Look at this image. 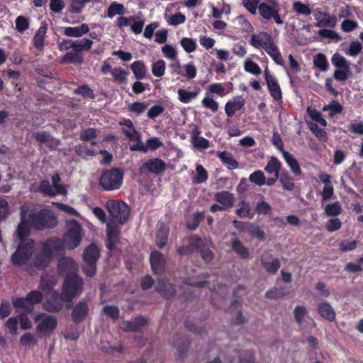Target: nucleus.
I'll list each match as a JSON object with an SVG mask.
<instances>
[{
    "label": "nucleus",
    "mask_w": 363,
    "mask_h": 363,
    "mask_svg": "<svg viewBox=\"0 0 363 363\" xmlns=\"http://www.w3.org/2000/svg\"><path fill=\"white\" fill-rule=\"evenodd\" d=\"M57 220L54 213L47 208L39 211L28 206L21 208V222L16 230L19 239L29 235L30 228L43 230L56 226Z\"/></svg>",
    "instance_id": "nucleus-2"
},
{
    "label": "nucleus",
    "mask_w": 363,
    "mask_h": 363,
    "mask_svg": "<svg viewBox=\"0 0 363 363\" xmlns=\"http://www.w3.org/2000/svg\"><path fill=\"white\" fill-rule=\"evenodd\" d=\"M292 9L299 15L309 16L312 12V10L308 5L298 1L293 3Z\"/></svg>",
    "instance_id": "nucleus-50"
},
{
    "label": "nucleus",
    "mask_w": 363,
    "mask_h": 363,
    "mask_svg": "<svg viewBox=\"0 0 363 363\" xmlns=\"http://www.w3.org/2000/svg\"><path fill=\"white\" fill-rule=\"evenodd\" d=\"M245 104V100L241 96H238L226 102L225 105V112L228 117L232 118L236 111L241 110Z\"/></svg>",
    "instance_id": "nucleus-15"
},
{
    "label": "nucleus",
    "mask_w": 363,
    "mask_h": 363,
    "mask_svg": "<svg viewBox=\"0 0 363 363\" xmlns=\"http://www.w3.org/2000/svg\"><path fill=\"white\" fill-rule=\"evenodd\" d=\"M82 57L81 54H79L73 50L72 52H67L61 60L62 64H81Z\"/></svg>",
    "instance_id": "nucleus-42"
},
{
    "label": "nucleus",
    "mask_w": 363,
    "mask_h": 363,
    "mask_svg": "<svg viewBox=\"0 0 363 363\" xmlns=\"http://www.w3.org/2000/svg\"><path fill=\"white\" fill-rule=\"evenodd\" d=\"M231 247L233 250L241 258L247 259L250 256L249 250L243 245V244L237 238L232 239Z\"/></svg>",
    "instance_id": "nucleus-29"
},
{
    "label": "nucleus",
    "mask_w": 363,
    "mask_h": 363,
    "mask_svg": "<svg viewBox=\"0 0 363 363\" xmlns=\"http://www.w3.org/2000/svg\"><path fill=\"white\" fill-rule=\"evenodd\" d=\"M260 4L259 0H242L243 6L253 15L257 13Z\"/></svg>",
    "instance_id": "nucleus-59"
},
{
    "label": "nucleus",
    "mask_w": 363,
    "mask_h": 363,
    "mask_svg": "<svg viewBox=\"0 0 363 363\" xmlns=\"http://www.w3.org/2000/svg\"><path fill=\"white\" fill-rule=\"evenodd\" d=\"M88 306L87 304L84 302H79L74 308L72 313V318L74 322H80L87 315Z\"/></svg>",
    "instance_id": "nucleus-28"
},
{
    "label": "nucleus",
    "mask_w": 363,
    "mask_h": 363,
    "mask_svg": "<svg viewBox=\"0 0 363 363\" xmlns=\"http://www.w3.org/2000/svg\"><path fill=\"white\" fill-rule=\"evenodd\" d=\"M84 283L78 274L65 277L62 289V298L66 303H70L83 291Z\"/></svg>",
    "instance_id": "nucleus-4"
},
{
    "label": "nucleus",
    "mask_w": 363,
    "mask_h": 363,
    "mask_svg": "<svg viewBox=\"0 0 363 363\" xmlns=\"http://www.w3.org/2000/svg\"><path fill=\"white\" fill-rule=\"evenodd\" d=\"M89 31V27L86 23H83L80 26L64 28V34L67 37L79 38Z\"/></svg>",
    "instance_id": "nucleus-22"
},
{
    "label": "nucleus",
    "mask_w": 363,
    "mask_h": 363,
    "mask_svg": "<svg viewBox=\"0 0 363 363\" xmlns=\"http://www.w3.org/2000/svg\"><path fill=\"white\" fill-rule=\"evenodd\" d=\"M323 111H329V117L333 118L335 115L341 113L343 111L342 106L335 100H332L330 103L323 108Z\"/></svg>",
    "instance_id": "nucleus-41"
},
{
    "label": "nucleus",
    "mask_w": 363,
    "mask_h": 363,
    "mask_svg": "<svg viewBox=\"0 0 363 363\" xmlns=\"http://www.w3.org/2000/svg\"><path fill=\"white\" fill-rule=\"evenodd\" d=\"M319 315L328 321L332 322L335 319V312L330 304L326 301L320 303L318 306Z\"/></svg>",
    "instance_id": "nucleus-21"
},
{
    "label": "nucleus",
    "mask_w": 363,
    "mask_h": 363,
    "mask_svg": "<svg viewBox=\"0 0 363 363\" xmlns=\"http://www.w3.org/2000/svg\"><path fill=\"white\" fill-rule=\"evenodd\" d=\"M264 76L271 96L276 101H281L282 99V93L277 79L274 75L270 74L267 69L264 70Z\"/></svg>",
    "instance_id": "nucleus-13"
},
{
    "label": "nucleus",
    "mask_w": 363,
    "mask_h": 363,
    "mask_svg": "<svg viewBox=\"0 0 363 363\" xmlns=\"http://www.w3.org/2000/svg\"><path fill=\"white\" fill-rule=\"evenodd\" d=\"M125 13V9L123 4L117 2H113L108 8L107 16L112 18L116 15H123Z\"/></svg>",
    "instance_id": "nucleus-47"
},
{
    "label": "nucleus",
    "mask_w": 363,
    "mask_h": 363,
    "mask_svg": "<svg viewBox=\"0 0 363 363\" xmlns=\"http://www.w3.org/2000/svg\"><path fill=\"white\" fill-rule=\"evenodd\" d=\"M249 180L258 186L265 184V176L260 170H257L252 173L249 177Z\"/></svg>",
    "instance_id": "nucleus-58"
},
{
    "label": "nucleus",
    "mask_w": 363,
    "mask_h": 363,
    "mask_svg": "<svg viewBox=\"0 0 363 363\" xmlns=\"http://www.w3.org/2000/svg\"><path fill=\"white\" fill-rule=\"evenodd\" d=\"M23 238L21 239V242L11 257V263L15 266L26 268L46 267L52 257L50 251L45 250V242H41V247L39 248L33 240Z\"/></svg>",
    "instance_id": "nucleus-1"
},
{
    "label": "nucleus",
    "mask_w": 363,
    "mask_h": 363,
    "mask_svg": "<svg viewBox=\"0 0 363 363\" xmlns=\"http://www.w3.org/2000/svg\"><path fill=\"white\" fill-rule=\"evenodd\" d=\"M313 65L320 72H326L329 67L326 56L323 53H318L314 57Z\"/></svg>",
    "instance_id": "nucleus-44"
},
{
    "label": "nucleus",
    "mask_w": 363,
    "mask_h": 363,
    "mask_svg": "<svg viewBox=\"0 0 363 363\" xmlns=\"http://www.w3.org/2000/svg\"><path fill=\"white\" fill-rule=\"evenodd\" d=\"M307 314V311L305 306H297L294 311V319L298 325H301L303 322V318Z\"/></svg>",
    "instance_id": "nucleus-57"
},
{
    "label": "nucleus",
    "mask_w": 363,
    "mask_h": 363,
    "mask_svg": "<svg viewBox=\"0 0 363 363\" xmlns=\"http://www.w3.org/2000/svg\"><path fill=\"white\" fill-rule=\"evenodd\" d=\"M64 303L65 302L62 298V294L59 295L56 291L44 296L42 306L45 311L56 313L62 309Z\"/></svg>",
    "instance_id": "nucleus-12"
},
{
    "label": "nucleus",
    "mask_w": 363,
    "mask_h": 363,
    "mask_svg": "<svg viewBox=\"0 0 363 363\" xmlns=\"http://www.w3.org/2000/svg\"><path fill=\"white\" fill-rule=\"evenodd\" d=\"M147 323L145 318L138 317L130 321H123L121 325V328L126 332H134L138 330L140 327Z\"/></svg>",
    "instance_id": "nucleus-20"
},
{
    "label": "nucleus",
    "mask_w": 363,
    "mask_h": 363,
    "mask_svg": "<svg viewBox=\"0 0 363 363\" xmlns=\"http://www.w3.org/2000/svg\"><path fill=\"white\" fill-rule=\"evenodd\" d=\"M60 177L58 174H55L52 177V184L48 180H44L40 183V191L47 196L53 197L57 195L66 196L67 190L65 186L59 184Z\"/></svg>",
    "instance_id": "nucleus-10"
},
{
    "label": "nucleus",
    "mask_w": 363,
    "mask_h": 363,
    "mask_svg": "<svg viewBox=\"0 0 363 363\" xmlns=\"http://www.w3.org/2000/svg\"><path fill=\"white\" fill-rule=\"evenodd\" d=\"M48 29V27L47 23L45 22H42L40 26L33 36V45L35 48L39 51H42L44 48V43Z\"/></svg>",
    "instance_id": "nucleus-16"
},
{
    "label": "nucleus",
    "mask_w": 363,
    "mask_h": 363,
    "mask_svg": "<svg viewBox=\"0 0 363 363\" xmlns=\"http://www.w3.org/2000/svg\"><path fill=\"white\" fill-rule=\"evenodd\" d=\"M258 12L259 16L266 21L273 19L277 24L281 25L284 23V21L279 15V7L277 3L270 5L266 2H262L259 6Z\"/></svg>",
    "instance_id": "nucleus-11"
},
{
    "label": "nucleus",
    "mask_w": 363,
    "mask_h": 363,
    "mask_svg": "<svg viewBox=\"0 0 363 363\" xmlns=\"http://www.w3.org/2000/svg\"><path fill=\"white\" fill-rule=\"evenodd\" d=\"M106 208L110 215L121 223H124L130 213L128 206L123 201L109 200L106 202Z\"/></svg>",
    "instance_id": "nucleus-9"
},
{
    "label": "nucleus",
    "mask_w": 363,
    "mask_h": 363,
    "mask_svg": "<svg viewBox=\"0 0 363 363\" xmlns=\"http://www.w3.org/2000/svg\"><path fill=\"white\" fill-rule=\"evenodd\" d=\"M216 157L230 170L239 167V162L233 157V155L228 151L217 152Z\"/></svg>",
    "instance_id": "nucleus-19"
},
{
    "label": "nucleus",
    "mask_w": 363,
    "mask_h": 363,
    "mask_svg": "<svg viewBox=\"0 0 363 363\" xmlns=\"http://www.w3.org/2000/svg\"><path fill=\"white\" fill-rule=\"evenodd\" d=\"M73 50L80 54L84 50H89L93 45V41L88 38L73 40Z\"/></svg>",
    "instance_id": "nucleus-36"
},
{
    "label": "nucleus",
    "mask_w": 363,
    "mask_h": 363,
    "mask_svg": "<svg viewBox=\"0 0 363 363\" xmlns=\"http://www.w3.org/2000/svg\"><path fill=\"white\" fill-rule=\"evenodd\" d=\"M261 265L269 274H275L280 268L281 264L277 258H274L272 262H267L264 259H261Z\"/></svg>",
    "instance_id": "nucleus-39"
},
{
    "label": "nucleus",
    "mask_w": 363,
    "mask_h": 363,
    "mask_svg": "<svg viewBox=\"0 0 363 363\" xmlns=\"http://www.w3.org/2000/svg\"><path fill=\"white\" fill-rule=\"evenodd\" d=\"M274 61V62L279 65H284V60L279 52L277 46L274 44L273 39L269 41V44L264 50Z\"/></svg>",
    "instance_id": "nucleus-23"
},
{
    "label": "nucleus",
    "mask_w": 363,
    "mask_h": 363,
    "mask_svg": "<svg viewBox=\"0 0 363 363\" xmlns=\"http://www.w3.org/2000/svg\"><path fill=\"white\" fill-rule=\"evenodd\" d=\"M13 305L16 310L29 311L31 309L30 305L27 296L25 298H18L13 300Z\"/></svg>",
    "instance_id": "nucleus-53"
},
{
    "label": "nucleus",
    "mask_w": 363,
    "mask_h": 363,
    "mask_svg": "<svg viewBox=\"0 0 363 363\" xmlns=\"http://www.w3.org/2000/svg\"><path fill=\"white\" fill-rule=\"evenodd\" d=\"M175 289L173 284L167 283L160 279V296L169 299L175 294Z\"/></svg>",
    "instance_id": "nucleus-38"
},
{
    "label": "nucleus",
    "mask_w": 363,
    "mask_h": 363,
    "mask_svg": "<svg viewBox=\"0 0 363 363\" xmlns=\"http://www.w3.org/2000/svg\"><path fill=\"white\" fill-rule=\"evenodd\" d=\"M130 69L137 79L145 78L147 69L144 63L141 61H135L130 65Z\"/></svg>",
    "instance_id": "nucleus-35"
},
{
    "label": "nucleus",
    "mask_w": 363,
    "mask_h": 363,
    "mask_svg": "<svg viewBox=\"0 0 363 363\" xmlns=\"http://www.w3.org/2000/svg\"><path fill=\"white\" fill-rule=\"evenodd\" d=\"M34 321L37 333L42 335H50L57 325V318L45 313H37Z\"/></svg>",
    "instance_id": "nucleus-6"
},
{
    "label": "nucleus",
    "mask_w": 363,
    "mask_h": 363,
    "mask_svg": "<svg viewBox=\"0 0 363 363\" xmlns=\"http://www.w3.org/2000/svg\"><path fill=\"white\" fill-rule=\"evenodd\" d=\"M177 93L179 100L182 103L188 104L190 101H191V100L197 97L199 94V91H189L184 89H179Z\"/></svg>",
    "instance_id": "nucleus-45"
},
{
    "label": "nucleus",
    "mask_w": 363,
    "mask_h": 363,
    "mask_svg": "<svg viewBox=\"0 0 363 363\" xmlns=\"http://www.w3.org/2000/svg\"><path fill=\"white\" fill-rule=\"evenodd\" d=\"M289 293L286 291V288L282 287H274L269 290H268L265 296L268 299H279L284 296H286Z\"/></svg>",
    "instance_id": "nucleus-46"
},
{
    "label": "nucleus",
    "mask_w": 363,
    "mask_h": 363,
    "mask_svg": "<svg viewBox=\"0 0 363 363\" xmlns=\"http://www.w3.org/2000/svg\"><path fill=\"white\" fill-rule=\"evenodd\" d=\"M99 256L100 250L94 244L89 245L84 250L82 269L86 276L92 277L95 274Z\"/></svg>",
    "instance_id": "nucleus-5"
},
{
    "label": "nucleus",
    "mask_w": 363,
    "mask_h": 363,
    "mask_svg": "<svg viewBox=\"0 0 363 363\" xmlns=\"http://www.w3.org/2000/svg\"><path fill=\"white\" fill-rule=\"evenodd\" d=\"M342 212V207L338 201L328 204L325 208V213L328 216H337Z\"/></svg>",
    "instance_id": "nucleus-54"
},
{
    "label": "nucleus",
    "mask_w": 363,
    "mask_h": 363,
    "mask_svg": "<svg viewBox=\"0 0 363 363\" xmlns=\"http://www.w3.org/2000/svg\"><path fill=\"white\" fill-rule=\"evenodd\" d=\"M26 296H27L30 305L33 306L35 304L42 302V301L44 298V294L41 290L40 291L34 290V291H30L29 294H28V295Z\"/></svg>",
    "instance_id": "nucleus-56"
},
{
    "label": "nucleus",
    "mask_w": 363,
    "mask_h": 363,
    "mask_svg": "<svg viewBox=\"0 0 363 363\" xmlns=\"http://www.w3.org/2000/svg\"><path fill=\"white\" fill-rule=\"evenodd\" d=\"M239 208L236 210V215L240 218H252L255 216L251 212L250 203L247 201H242L239 203Z\"/></svg>",
    "instance_id": "nucleus-43"
},
{
    "label": "nucleus",
    "mask_w": 363,
    "mask_h": 363,
    "mask_svg": "<svg viewBox=\"0 0 363 363\" xmlns=\"http://www.w3.org/2000/svg\"><path fill=\"white\" fill-rule=\"evenodd\" d=\"M281 166V163L280 161L277 157H272L264 167V170L268 174L279 176Z\"/></svg>",
    "instance_id": "nucleus-40"
},
{
    "label": "nucleus",
    "mask_w": 363,
    "mask_h": 363,
    "mask_svg": "<svg viewBox=\"0 0 363 363\" xmlns=\"http://www.w3.org/2000/svg\"><path fill=\"white\" fill-rule=\"evenodd\" d=\"M214 199L227 210L234 205V196L228 191H221L216 193Z\"/></svg>",
    "instance_id": "nucleus-18"
},
{
    "label": "nucleus",
    "mask_w": 363,
    "mask_h": 363,
    "mask_svg": "<svg viewBox=\"0 0 363 363\" xmlns=\"http://www.w3.org/2000/svg\"><path fill=\"white\" fill-rule=\"evenodd\" d=\"M91 0H72L69 11L72 13H79L82 12L86 3Z\"/></svg>",
    "instance_id": "nucleus-61"
},
{
    "label": "nucleus",
    "mask_w": 363,
    "mask_h": 363,
    "mask_svg": "<svg viewBox=\"0 0 363 363\" xmlns=\"http://www.w3.org/2000/svg\"><path fill=\"white\" fill-rule=\"evenodd\" d=\"M179 68L178 74L181 76L186 77L189 79H194L196 76V67L193 63H189L184 66H177Z\"/></svg>",
    "instance_id": "nucleus-34"
},
{
    "label": "nucleus",
    "mask_w": 363,
    "mask_h": 363,
    "mask_svg": "<svg viewBox=\"0 0 363 363\" xmlns=\"http://www.w3.org/2000/svg\"><path fill=\"white\" fill-rule=\"evenodd\" d=\"M57 278L54 276L44 275L41 277L39 288L43 291L44 296L56 292L54 289L57 284Z\"/></svg>",
    "instance_id": "nucleus-17"
},
{
    "label": "nucleus",
    "mask_w": 363,
    "mask_h": 363,
    "mask_svg": "<svg viewBox=\"0 0 363 363\" xmlns=\"http://www.w3.org/2000/svg\"><path fill=\"white\" fill-rule=\"evenodd\" d=\"M84 236L82 225L76 220L67 222V230L62 240L58 238H51L45 241V250H50L52 257L59 255L64 249L74 250L81 243Z\"/></svg>",
    "instance_id": "nucleus-3"
},
{
    "label": "nucleus",
    "mask_w": 363,
    "mask_h": 363,
    "mask_svg": "<svg viewBox=\"0 0 363 363\" xmlns=\"http://www.w3.org/2000/svg\"><path fill=\"white\" fill-rule=\"evenodd\" d=\"M272 206L265 201H259L257 203L255 211L258 214L268 215L272 211Z\"/></svg>",
    "instance_id": "nucleus-64"
},
{
    "label": "nucleus",
    "mask_w": 363,
    "mask_h": 363,
    "mask_svg": "<svg viewBox=\"0 0 363 363\" xmlns=\"http://www.w3.org/2000/svg\"><path fill=\"white\" fill-rule=\"evenodd\" d=\"M272 39V36L267 32H264L262 33L260 36L257 37L253 35L251 38V45L255 48L261 47L263 50L269 44V41H271Z\"/></svg>",
    "instance_id": "nucleus-27"
},
{
    "label": "nucleus",
    "mask_w": 363,
    "mask_h": 363,
    "mask_svg": "<svg viewBox=\"0 0 363 363\" xmlns=\"http://www.w3.org/2000/svg\"><path fill=\"white\" fill-rule=\"evenodd\" d=\"M247 233H249L253 238H257L259 240H264L265 239L264 232L257 223H250Z\"/></svg>",
    "instance_id": "nucleus-52"
},
{
    "label": "nucleus",
    "mask_w": 363,
    "mask_h": 363,
    "mask_svg": "<svg viewBox=\"0 0 363 363\" xmlns=\"http://www.w3.org/2000/svg\"><path fill=\"white\" fill-rule=\"evenodd\" d=\"M123 125V132L130 140H138L140 138L139 133L133 126V122L129 120H124L120 123Z\"/></svg>",
    "instance_id": "nucleus-24"
},
{
    "label": "nucleus",
    "mask_w": 363,
    "mask_h": 363,
    "mask_svg": "<svg viewBox=\"0 0 363 363\" xmlns=\"http://www.w3.org/2000/svg\"><path fill=\"white\" fill-rule=\"evenodd\" d=\"M147 104L144 102H134L133 104H130L128 106V109L130 112L135 113L137 115H140L143 113L146 108H147Z\"/></svg>",
    "instance_id": "nucleus-62"
},
{
    "label": "nucleus",
    "mask_w": 363,
    "mask_h": 363,
    "mask_svg": "<svg viewBox=\"0 0 363 363\" xmlns=\"http://www.w3.org/2000/svg\"><path fill=\"white\" fill-rule=\"evenodd\" d=\"M123 172L119 169L105 172L100 178V184L107 191L118 189L123 182Z\"/></svg>",
    "instance_id": "nucleus-8"
},
{
    "label": "nucleus",
    "mask_w": 363,
    "mask_h": 363,
    "mask_svg": "<svg viewBox=\"0 0 363 363\" xmlns=\"http://www.w3.org/2000/svg\"><path fill=\"white\" fill-rule=\"evenodd\" d=\"M180 44L184 50L188 53L195 51L197 47L196 40L189 38H183L180 41Z\"/></svg>",
    "instance_id": "nucleus-55"
},
{
    "label": "nucleus",
    "mask_w": 363,
    "mask_h": 363,
    "mask_svg": "<svg viewBox=\"0 0 363 363\" xmlns=\"http://www.w3.org/2000/svg\"><path fill=\"white\" fill-rule=\"evenodd\" d=\"M29 27V21L27 18L19 16L16 19V30L23 33Z\"/></svg>",
    "instance_id": "nucleus-63"
},
{
    "label": "nucleus",
    "mask_w": 363,
    "mask_h": 363,
    "mask_svg": "<svg viewBox=\"0 0 363 363\" xmlns=\"http://www.w3.org/2000/svg\"><path fill=\"white\" fill-rule=\"evenodd\" d=\"M141 173L159 174V159H150L144 163L139 169Z\"/></svg>",
    "instance_id": "nucleus-30"
},
{
    "label": "nucleus",
    "mask_w": 363,
    "mask_h": 363,
    "mask_svg": "<svg viewBox=\"0 0 363 363\" xmlns=\"http://www.w3.org/2000/svg\"><path fill=\"white\" fill-rule=\"evenodd\" d=\"M35 139L40 143H45L51 147H55L59 142L45 132L38 133L35 135Z\"/></svg>",
    "instance_id": "nucleus-37"
},
{
    "label": "nucleus",
    "mask_w": 363,
    "mask_h": 363,
    "mask_svg": "<svg viewBox=\"0 0 363 363\" xmlns=\"http://www.w3.org/2000/svg\"><path fill=\"white\" fill-rule=\"evenodd\" d=\"M131 20L129 26L132 32L136 35L141 33L145 23L144 20L140 16H131Z\"/></svg>",
    "instance_id": "nucleus-51"
},
{
    "label": "nucleus",
    "mask_w": 363,
    "mask_h": 363,
    "mask_svg": "<svg viewBox=\"0 0 363 363\" xmlns=\"http://www.w3.org/2000/svg\"><path fill=\"white\" fill-rule=\"evenodd\" d=\"M191 143L196 149H207L209 147V141L199 136L191 137Z\"/></svg>",
    "instance_id": "nucleus-60"
},
{
    "label": "nucleus",
    "mask_w": 363,
    "mask_h": 363,
    "mask_svg": "<svg viewBox=\"0 0 363 363\" xmlns=\"http://www.w3.org/2000/svg\"><path fill=\"white\" fill-rule=\"evenodd\" d=\"M58 269L60 274L72 276L77 274L78 265L72 258L63 257L59 261Z\"/></svg>",
    "instance_id": "nucleus-14"
},
{
    "label": "nucleus",
    "mask_w": 363,
    "mask_h": 363,
    "mask_svg": "<svg viewBox=\"0 0 363 363\" xmlns=\"http://www.w3.org/2000/svg\"><path fill=\"white\" fill-rule=\"evenodd\" d=\"M111 74L114 79L118 84H126L129 72L125 69L118 67L111 69Z\"/></svg>",
    "instance_id": "nucleus-32"
},
{
    "label": "nucleus",
    "mask_w": 363,
    "mask_h": 363,
    "mask_svg": "<svg viewBox=\"0 0 363 363\" xmlns=\"http://www.w3.org/2000/svg\"><path fill=\"white\" fill-rule=\"evenodd\" d=\"M174 347L177 348V352L179 356L184 354L189 350L190 345L189 338L187 335L178 337L177 342H174Z\"/></svg>",
    "instance_id": "nucleus-31"
},
{
    "label": "nucleus",
    "mask_w": 363,
    "mask_h": 363,
    "mask_svg": "<svg viewBox=\"0 0 363 363\" xmlns=\"http://www.w3.org/2000/svg\"><path fill=\"white\" fill-rule=\"evenodd\" d=\"M204 212H197L192 215L191 219L186 223V228L190 230H194L204 218Z\"/></svg>",
    "instance_id": "nucleus-48"
},
{
    "label": "nucleus",
    "mask_w": 363,
    "mask_h": 363,
    "mask_svg": "<svg viewBox=\"0 0 363 363\" xmlns=\"http://www.w3.org/2000/svg\"><path fill=\"white\" fill-rule=\"evenodd\" d=\"M196 175L193 177L194 184H202L208 179V172L201 164L196 167Z\"/></svg>",
    "instance_id": "nucleus-49"
},
{
    "label": "nucleus",
    "mask_w": 363,
    "mask_h": 363,
    "mask_svg": "<svg viewBox=\"0 0 363 363\" xmlns=\"http://www.w3.org/2000/svg\"><path fill=\"white\" fill-rule=\"evenodd\" d=\"M331 62L336 67L333 78L339 82H345L351 75L350 63L337 52L333 55Z\"/></svg>",
    "instance_id": "nucleus-7"
},
{
    "label": "nucleus",
    "mask_w": 363,
    "mask_h": 363,
    "mask_svg": "<svg viewBox=\"0 0 363 363\" xmlns=\"http://www.w3.org/2000/svg\"><path fill=\"white\" fill-rule=\"evenodd\" d=\"M107 242L106 247L109 250L114 248V244L118 239L119 230L118 228L111 223H107Z\"/></svg>",
    "instance_id": "nucleus-25"
},
{
    "label": "nucleus",
    "mask_w": 363,
    "mask_h": 363,
    "mask_svg": "<svg viewBox=\"0 0 363 363\" xmlns=\"http://www.w3.org/2000/svg\"><path fill=\"white\" fill-rule=\"evenodd\" d=\"M282 155L285 162L289 167L292 173L296 176L301 175V169L297 160L287 151L284 152Z\"/></svg>",
    "instance_id": "nucleus-26"
},
{
    "label": "nucleus",
    "mask_w": 363,
    "mask_h": 363,
    "mask_svg": "<svg viewBox=\"0 0 363 363\" xmlns=\"http://www.w3.org/2000/svg\"><path fill=\"white\" fill-rule=\"evenodd\" d=\"M279 179L284 190L291 191L294 189V179L289 175L287 171L281 172L279 176Z\"/></svg>",
    "instance_id": "nucleus-33"
}]
</instances>
